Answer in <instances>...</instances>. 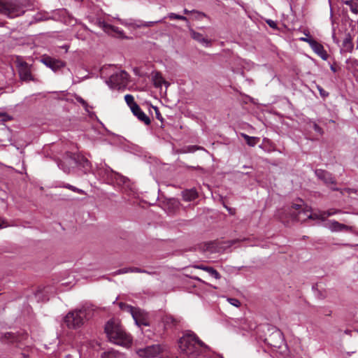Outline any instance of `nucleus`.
<instances>
[{
    "label": "nucleus",
    "mask_w": 358,
    "mask_h": 358,
    "mask_svg": "<svg viewBox=\"0 0 358 358\" xmlns=\"http://www.w3.org/2000/svg\"><path fill=\"white\" fill-rule=\"evenodd\" d=\"M179 348L181 353L189 358H196L201 353L205 344L193 332L185 334L179 340Z\"/></svg>",
    "instance_id": "1"
},
{
    "label": "nucleus",
    "mask_w": 358,
    "mask_h": 358,
    "mask_svg": "<svg viewBox=\"0 0 358 358\" xmlns=\"http://www.w3.org/2000/svg\"><path fill=\"white\" fill-rule=\"evenodd\" d=\"M93 315V310L82 306L70 311L64 318V322L69 329H76L82 327Z\"/></svg>",
    "instance_id": "2"
},
{
    "label": "nucleus",
    "mask_w": 358,
    "mask_h": 358,
    "mask_svg": "<svg viewBox=\"0 0 358 358\" xmlns=\"http://www.w3.org/2000/svg\"><path fill=\"white\" fill-rule=\"evenodd\" d=\"M105 332L110 341L115 344L127 345L131 342L130 336L124 331L120 323L115 320H110L106 323Z\"/></svg>",
    "instance_id": "3"
},
{
    "label": "nucleus",
    "mask_w": 358,
    "mask_h": 358,
    "mask_svg": "<svg viewBox=\"0 0 358 358\" xmlns=\"http://www.w3.org/2000/svg\"><path fill=\"white\" fill-rule=\"evenodd\" d=\"M105 332L110 341L115 344L127 345L131 342L130 336L124 331L120 323L115 320H110L106 323Z\"/></svg>",
    "instance_id": "4"
},
{
    "label": "nucleus",
    "mask_w": 358,
    "mask_h": 358,
    "mask_svg": "<svg viewBox=\"0 0 358 358\" xmlns=\"http://www.w3.org/2000/svg\"><path fill=\"white\" fill-rule=\"evenodd\" d=\"M269 334L264 338V342L273 348H280L284 342L282 332L275 327H268Z\"/></svg>",
    "instance_id": "5"
},
{
    "label": "nucleus",
    "mask_w": 358,
    "mask_h": 358,
    "mask_svg": "<svg viewBox=\"0 0 358 358\" xmlns=\"http://www.w3.org/2000/svg\"><path fill=\"white\" fill-rule=\"evenodd\" d=\"M20 13L15 0H0V13L12 18L20 15Z\"/></svg>",
    "instance_id": "6"
},
{
    "label": "nucleus",
    "mask_w": 358,
    "mask_h": 358,
    "mask_svg": "<svg viewBox=\"0 0 358 358\" xmlns=\"http://www.w3.org/2000/svg\"><path fill=\"white\" fill-rule=\"evenodd\" d=\"M128 78L129 74L125 71H121L111 75L106 83L112 89L120 88L127 83Z\"/></svg>",
    "instance_id": "7"
},
{
    "label": "nucleus",
    "mask_w": 358,
    "mask_h": 358,
    "mask_svg": "<svg viewBox=\"0 0 358 358\" xmlns=\"http://www.w3.org/2000/svg\"><path fill=\"white\" fill-rule=\"evenodd\" d=\"M27 299L30 303L44 302L48 301L46 292L43 289H30L25 292Z\"/></svg>",
    "instance_id": "8"
},
{
    "label": "nucleus",
    "mask_w": 358,
    "mask_h": 358,
    "mask_svg": "<svg viewBox=\"0 0 358 358\" xmlns=\"http://www.w3.org/2000/svg\"><path fill=\"white\" fill-rule=\"evenodd\" d=\"M70 160L80 167L85 174L90 173L92 170L91 162L83 155H72L70 157Z\"/></svg>",
    "instance_id": "9"
},
{
    "label": "nucleus",
    "mask_w": 358,
    "mask_h": 358,
    "mask_svg": "<svg viewBox=\"0 0 358 358\" xmlns=\"http://www.w3.org/2000/svg\"><path fill=\"white\" fill-rule=\"evenodd\" d=\"M41 62L47 67L57 72L59 69L64 68L66 63L60 59L52 58L48 55H43L41 59Z\"/></svg>",
    "instance_id": "10"
},
{
    "label": "nucleus",
    "mask_w": 358,
    "mask_h": 358,
    "mask_svg": "<svg viewBox=\"0 0 358 358\" xmlns=\"http://www.w3.org/2000/svg\"><path fill=\"white\" fill-rule=\"evenodd\" d=\"M25 315L27 317V324L29 326L31 333H32L33 331L36 330L38 323L35 318V315L33 313L32 309L29 305H28L27 306H24V317L25 316Z\"/></svg>",
    "instance_id": "11"
},
{
    "label": "nucleus",
    "mask_w": 358,
    "mask_h": 358,
    "mask_svg": "<svg viewBox=\"0 0 358 358\" xmlns=\"http://www.w3.org/2000/svg\"><path fill=\"white\" fill-rule=\"evenodd\" d=\"M161 352V348L159 345H152L143 349H139L138 355L143 358L154 357L158 355Z\"/></svg>",
    "instance_id": "12"
},
{
    "label": "nucleus",
    "mask_w": 358,
    "mask_h": 358,
    "mask_svg": "<svg viewBox=\"0 0 358 358\" xmlns=\"http://www.w3.org/2000/svg\"><path fill=\"white\" fill-rule=\"evenodd\" d=\"M315 174L318 179L321 180L327 185L336 183L335 178L332 176V174L325 170L316 169L315 171Z\"/></svg>",
    "instance_id": "13"
},
{
    "label": "nucleus",
    "mask_w": 358,
    "mask_h": 358,
    "mask_svg": "<svg viewBox=\"0 0 358 358\" xmlns=\"http://www.w3.org/2000/svg\"><path fill=\"white\" fill-rule=\"evenodd\" d=\"M164 324V330L171 329L176 327L180 322V320L171 315H165L162 318Z\"/></svg>",
    "instance_id": "14"
},
{
    "label": "nucleus",
    "mask_w": 358,
    "mask_h": 358,
    "mask_svg": "<svg viewBox=\"0 0 358 358\" xmlns=\"http://www.w3.org/2000/svg\"><path fill=\"white\" fill-rule=\"evenodd\" d=\"M328 224H329L328 228L331 231H352V227L345 225V224L340 223L336 220H330Z\"/></svg>",
    "instance_id": "15"
},
{
    "label": "nucleus",
    "mask_w": 358,
    "mask_h": 358,
    "mask_svg": "<svg viewBox=\"0 0 358 358\" xmlns=\"http://www.w3.org/2000/svg\"><path fill=\"white\" fill-rule=\"evenodd\" d=\"M310 48L313 50L322 59L326 60L328 57V55L324 50L323 45L320 44L319 42L313 39V41H310Z\"/></svg>",
    "instance_id": "16"
},
{
    "label": "nucleus",
    "mask_w": 358,
    "mask_h": 358,
    "mask_svg": "<svg viewBox=\"0 0 358 358\" xmlns=\"http://www.w3.org/2000/svg\"><path fill=\"white\" fill-rule=\"evenodd\" d=\"M131 110L140 121L144 122L146 125H149L150 124V117L145 115L138 105H135Z\"/></svg>",
    "instance_id": "17"
},
{
    "label": "nucleus",
    "mask_w": 358,
    "mask_h": 358,
    "mask_svg": "<svg viewBox=\"0 0 358 358\" xmlns=\"http://www.w3.org/2000/svg\"><path fill=\"white\" fill-rule=\"evenodd\" d=\"M189 32H190L191 37L194 40H195L197 42L203 44L206 47H208V46L211 45V41L208 39V38H205L203 36V34H201V33H199V32L194 31L192 29H189Z\"/></svg>",
    "instance_id": "18"
},
{
    "label": "nucleus",
    "mask_w": 358,
    "mask_h": 358,
    "mask_svg": "<svg viewBox=\"0 0 358 358\" xmlns=\"http://www.w3.org/2000/svg\"><path fill=\"white\" fill-rule=\"evenodd\" d=\"M96 24L106 33L110 34L111 32H114L118 34H122L123 33V31L120 30L118 27L107 24L103 21L98 20Z\"/></svg>",
    "instance_id": "19"
},
{
    "label": "nucleus",
    "mask_w": 358,
    "mask_h": 358,
    "mask_svg": "<svg viewBox=\"0 0 358 358\" xmlns=\"http://www.w3.org/2000/svg\"><path fill=\"white\" fill-rule=\"evenodd\" d=\"M303 201L301 200V199H299V203H293L292 205V206H291V208L292 209L299 210V213H298L297 215H294V213H292V215L295 216V218L297 220H299V221L303 220L301 218V214H304L305 215V214H306L307 213L309 212V210L303 208Z\"/></svg>",
    "instance_id": "20"
},
{
    "label": "nucleus",
    "mask_w": 358,
    "mask_h": 358,
    "mask_svg": "<svg viewBox=\"0 0 358 358\" xmlns=\"http://www.w3.org/2000/svg\"><path fill=\"white\" fill-rule=\"evenodd\" d=\"M194 268L205 271L209 273L210 275L218 280L221 278V275L213 267L207 266L203 264H198L193 266Z\"/></svg>",
    "instance_id": "21"
},
{
    "label": "nucleus",
    "mask_w": 358,
    "mask_h": 358,
    "mask_svg": "<svg viewBox=\"0 0 358 358\" xmlns=\"http://www.w3.org/2000/svg\"><path fill=\"white\" fill-rule=\"evenodd\" d=\"M153 84L155 87H162V84L169 85V84L164 79L162 73L159 72H155L152 76Z\"/></svg>",
    "instance_id": "22"
},
{
    "label": "nucleus",
    "mask_w": 358,
    "mask_h": 358,
    "mask_svg": "<svg viewBox=\"0 0 358 358\" xmlns=\"http://www.w3.org/2000/svg\"><path fill=\"white\" fill-rule=\"evenodd\" d=\"M241 136L243 138L246 143L250 147L255 146L259 141V137L250 136L244 133H241Z\"/></svg>",
    "instance_id": "23"
},
{
    "label": "nucleus",
    "mask_w": 358,
    "mask_h": 358,
    "mask_svg": "<svg viewBox=\"0 0 358 358\" xmlns=\"http://www.w3.org/2000/svg\"><path fill=\"white\" fill-rule=\"evenodd\" d=\"M343 47L345 51L352 52L354 48V45L352 41V38L348 34L343 41Z\"/></svg>",
    "instance_id": "24"
},
{
    "label": "nucleus",
    "mask_w": 358,
    "mask_h": 358,
    "mask_svg": "<svg viewBox=\"0 0 358 358\" xmlns=\"http://www.w3.org/2000/svg\"><path fill=\"white\" fill-rule=\"evenodd\" d=\"M132 317L134 319L137 325L141 326H149V323L144 318H141L139 315H138L137 310H136L134 313H132Z\"/></svg>",
    "instance_id": "25"
},
{
    "label": "nucleus",
    "mask_w": 358,
    "mask_h": 358,
    "mask_svg": "<svg viewBox=\"0 0 358 358\" xmlns=\"http://www.w3.org/2000/svg\"><path fill=\"white\" fill-rule=\"evenodd\" d=\"M197 197V193L195 190H186L183 192V198L185 201H192Z\"/></svg>",
    "instance_id": "26"
},
{
    "label": "nucleus",
    "mask_w": 358,
    "mask_h": 358,
    "mask_svg": "<svg viewBox=\"0 0 358 358\" xmlns=\"http://www.w3.org/2000/svg\"><path fill=\"white\" fill-rule=\"evenodd\" d=\"M344 3L349 6L354 13H358V0H346Z\"/></svg>",
    "instance_id": "27"
},
{
    "label": "nucleus",
    "mask_w": 358,
    "mask_h": 358,
    "mask_svg": "<svg viewBox=\"0 0 358 358\" xmlns=\"http://www.w3.org/2000/svg\"><path fill=\"white\" fill-rule=\"evenodd\" d=\"M239 327L241 329L245 331L252 330L255 327V326L253 324H248L247 320L245 319H241L240 320Z\"/></svg>",
    "instance_id": "28"
},
{
    "label": "nucleus",
    "mask_w": 358,
    "mask_h": 358,
    "mask_svg": "<svg viewBox=\"0 0 358 358\" xmlns=\"http://www.w3.org/2000/svg\"><path fill=\"white\" fill-rule=\"evenodd\" d=\"M341 212V210H335V209H329L328 210L323 211L320 213L321 220H324L326 219V217L331 216V215L337 214V213H339Z\"/></svg>",
    "instance_id": "29"
},
{
    "label": "nucleus",
    "mask_w": 358,
    "mask_h": 358,
    "mask_svg": "<svg viewBox=\"0 0 358 358\" xmlns=\"http://www.w3.org/2000/svg\"><path fill=\"white\" fill-rule=\"evenodd\" d=\"M124 100L127 104L129 106L131 110H132L135 105H138L134 101V98L131 94H126L124 96Z\"/></svg>",
    "instance_id": "30"
},
{
    "label": "nucleus",
    "mask_w": 358,
    "mask_h": 358,
    "mask_svg": "<svg viewBox=\"0 0 358 358\" xmlns=\"http://www.w3.org/2000/svg\"><path fill=\"white\" fill-rule=\"evenodd\" d=\"M71 161L70 158L65 162H59L58 163V166L62 169L65 173H69L71 172V168L66 165L67 163L70 164Z\"/></svg>",
    "instance_id": "31"
},
{
    "label": "nucleus",
    "mask_w": 358,
    "mask_h": 358,
    "mask_svg": "<svg viewBox=\"0 0 358 358\" xmlns=\"http://www.w3.org/2000/svg\"><path fill=\"white\" fill-rule=\"evenodd\" d=\"M167 17L169 18L170 20H183V21H186V22L188 21V19L185 16L178 15L174 13H169L167 15Z\"/></svg>",
    "instance_id": "32"
},
{
    "label": "nucleus",
    "mask_w": 358,
    "mask_h": 358,
    "mask_svg": "<svg viewBox=\"0 0 358 358\" xmlns=\"http://www.w3.org/2000/svg\"><path fill=\"white\" fill-rule=\"evenodd\" d=\"M74 98L76 100V101L80 103L84 107V108L85 109L86 111H89L88 110L89 105L86 101H85L80 96L77 95V94H75Z\"/></svg>",
    "instance_id": "33"
},
{
    "label": "nucleus",
    "mask_w": 358,
    "mask_h": 358,
    "mask_svg": "<svg viewBox=\"0 0 358 358\" xmlns=\"http://www.w3.org/2000/svg\"><path fill=\"white\" fill-rule=\"evenodd\" d=\"M63 187L64 188L70 189V190H71V191H73L74 192H77V193H79V194H85V192L83 189H79V188H78V187H76L75 186H73V185H70V184H65V185H63Z\"/></svg>",
    "instance_id": "34"
},
{
    "label": "nucleus",
    "mask_w": 358,
    "mask_h": 358,
    "mask_svg": "<svg viewBox=\"0 0 358 358\" xmlns=\"http://www.w3.org/2000/svg\"><path fill=\"white\" fill-rule=\"evenodd\" d=\"M119 306L122 310H127V311L131 313V315L136 310L133 306L126 304V303H124L122 302L120 303Z\"/></svg>",
    "instance_id": "35"
},
{
    "label": "nucleus",
    "mask_w": 358,
    "mask_h": 358,
    "mask_svg": "<svg viewBox=\"0 0 358 358\" xmlns=\"http://www.w3.org/2000/svg\"><path fill=\"white\" fill-rule=\"evenodd\" d=\"M104 173L108 177H112L113 174L119 176V174L115 172L110 167L107 166L103 170H100V174Z\"/></svg>",
    "instance_id": "36"
},
{
    "label": "nucleus",
    "mask_w": 358,
    "mask_h": 358,
    "mask_svg": "<svg viewBox=\"0 0 358 358\" xmlns=\"http://www.w3.org/2000/svg\"><path fill=\"white\" fill-rule=\"evenodd\" d=\"M27 64L24 62V82L33 80L34 78L30 72L27 71L26 69Z\"/></svg>",
    "instance_id": "37"
},
{
    "label": "nucleus",
    "mask_w": 358,
    "mask_h": 358,
    "mask_svg": "<svg viewBox=\"0 0 358 358\" xmlns=\"http://www.w3.org/2000/svg\"><path fill=\"white\" fill-rule=\"evenodd\" d=\"M35 22L45 21L50 19V17H46L44 14L37 13L34 17Z\"/></svg>",
    "instance_id": "38"
},
{
    "label": "nucleus",
    "mask_w": 358,
    "mask_h": 358,
    "mask_svg": "<svg viewBox=\"0 0 358 358\" xmlns=\"http://www.w3.org/2000/svg\"><path fill=\"white\" fill-rule=\"evenodd\" d=\"M227 301L230 304L237 308L239 307L241 304L240 301L236 298H228Z\"/></svg>",
    "instance_id": "39"
},
{
    "label": "nucleus",
    "mask_w": 358,
    "mask_h": 358,
    "mask_svg": "<svg viewBox=\"0 0 358 358\" xmlns=\"http://www.w3.org/2000/svg\"><path fill=\"white\" fill-rule=\"evenodd\" d=\"M14 335L12 333L7 332L1 336V339L10 340L11 342L14 341Z\"/></svg>",
    "instance_id": "40"
},
{
    "label": "nucleus",
    "mask_w": 358,
    "mask_h": 358,
    "mask_svg": "<svg viewBox=\"0 0 358 358\" xmlns=\"http://www.w3.org/2000/svg\"><path fill=\"white\" fill-rule=\"evenodd\" d=\"M317 89L318 90L319 92H320V95L322 97V98H326L329 96V92H327V91H325L321 86L320 85H317Z\"/></svg>",
    "instance_id": "41"
},
{
    "label": "nucleus",
    "mask_w": 358,
    "mask_h": 358,
    "mask_svg": "<svg viewBox=\"0 0 358 358\" xmlns=\"http://www.w3.org/2000/svg\"><path fill=\"white\" fill-rule=\"evenodd\" d=\"M305 215L306 216V218H308V219H312V220L321 219L320 214L317 215L316 213H310V211L308 213H307L306 214H305Z\"/></svg>",
    "instance_id": "42"
},
{
    "label": "nucleus",
    "mask_w": 358,
    "mask_h": 358,
    "mask_svg": "<svg viewBox=\"0 0 358 358\" xmlns=\"http://www.w3.org/2000/svg\"><path fill=\"white\" fill-rule=\"evenodd\" d=\"M129 272H130V267L118 269L116 271H115L113 274H114V275H116L127 273Z\"/></svg>",
    "instance_id": "43"
},
{
    "label": "nucleus",
    "mask_w": 358,
    "mask_h": 358,
    "mask_svg": "<svg viewBox=\"0 0 358 358\" xmlns=\"http://www.w3.org/2000/svg\"><path fill=\"white\" fill-rule=\"evenodd\" d=\"M313 128L314 131L318 133L319 134L322 135L323 134V129L317 123L313 122Z\"/></svg>",
    "instance_id": "44"
},
{
    "label": "nucleus",
    "mask_w": 358,
    "mask_h": 358,
    "mask_svg": "<svg viewBox=\"0 0 358 358\" xmlns=\"http://www.w3.org/2000/svg\"><path fill=\"white\" fill-rule=\"evenodd\" d=\"M155 109V116H156V118L158 119L159 120H160L162 122L164 121V119L158 109L157 107H155L154 108Z\"/></svg>",
    "instance_id": "45"
},
{
    "label": "nucleus",
    "mask_w": 358,
    "mask_h": 358,
    "mask_svg": "<svg viewBox=\"0 0 358 358\" xmlns=\"http://www.w3.org/2000/svg\"><path fill=\"white\" fill-rule=\"evenodd\" d=\"M130 272L132 273H143L145 272V270L138 268V267H130Z\"/></svg>",
    "instance_id": "46"
},
{
    "label": "nucleus",
    "mask_w": 358,
    "mask_h": 358,
    "mask_svg": "<svg viewBox=\"0 0 358 358\" xmlns=\"http://www.w3.org/2000/svg\"><path fill=\"white\" fill-rule=\"evenodd\" d=\"M305 34L308 37H301L299 39H300V41H305V42L308 43L310 45L311 43L310 41H313V39L308 36V34Z\"/></svg>",
    "instance_id": "47"
},
{
    "label": "nucleus",
    "mask_w": 358,
    "mask_h": 358,
    "mask_svg": "<svg viewBox=\"0 0 358 358\" xmlns=\"http://www.w3.org/2000/svg\"><path fill=\"white\" fill-rule=\"evenodd\" d=\"M266 23L268 24V26L273 29H277V24L275 22H274L272 20H266Z\"/></svg>",
    "instance_id": "48"
},
{
    "label": "nucleus",
    "mask_w": 358,
    "mask_h": 358,
    "mask_svg": "<svg viewBox=\"0 0 358 358\" xmlns=\"http://www.w3.org/2000/svg\"><path fill=\"white\" fill-rule=\"evenodd\" d=\"M0 117L3 122H6L10 119L8 115L3 113H0Z\"/></svg>",
    "instance_id": "49"
},
{
    "label": "nucleus",
    "mask_w": 358,
    "mask_h": 358,
    "mask_svg": "<svg viewBox=\"0 0 358 358\" xmlns=\"http://www.w3.org/2000/svg\"><path fill=\"white\" fill-rule=\"evenodd\" d=\"M157 22H145L143 24H139L138 25V27H151L152 24H154L155 23H157Z\"/></svg>",
    "instance_id": "50"
},
{
    "label": "nucleus",
    "mask_w": 358,
    "mask_h": 358,
    "mask_svg": "<svg viewBox=\"0 0 358 358\" xmlns=\"http://www.w3.org/2000/svg\"><path fill=\"white\" fill-rule=\"evenodd\" d=\"M18 73L20 78L22 79V63L19 62L18 63Z\"/></svg>",
    "instance_id": "51"
},
{
    "label": "nucleus",
    "mask_w": 358,
    "mask_h": 358,
    "mask_svg": "<svg viewBox=\"0 0 358 358\" xmlns=\"http://www.w3.org/2000/svg\"><path fill=\"white\" fill-rule=\"evenodd\" d=\"M7 225L5 223V221L3 220L1 217H0V229L6 227Z\"/></svg>",
    "instance_id": "52"
},
{
    "label": "nucleus",
    "mask_w": 358,
    "mask_h": 358,
    "mask_svg": "<svg viewBox=\"0 0 358 358\" xmlns=\"http://www.w3.org/2000/svg\"><path fill=\"white\" fill-rule=\"evenodd\" d=\"M194 12H196L194 10H187V8H185V9L183 10V13H184L185 14H189V13H194Z\"/></svg>",
    "instance_id": "53"
},
{
    "label": "nucleus",
    "mask_w": 358,
    "mask_h": 358,
    "mask_svg": "<svg viewBox=\"0 0 358 358\" xmlns=\"http://www.w3.org/2000/svg\"><path fill=\"white\" fill-rule=\"evenodd\" d=\"M142 273H148L149 275H154L155 272H151L145 270V272H143Z\"/></svg>",
    "instance_id": "54"
},
{
    "label": "nucleus",
    "mask_w": 358,
    "mask_h": 358,
    "mask_svg": "<svg viewBox=\"0 0 358 358\" xmlns=\"http://www.w3.org/2000/svg\"><path fill=\"white\" fill-rule=\"evenodd\" d=\"M331 190H333V191H338V188L335 187H331Z\"/></svg>",
    "instance_id": "55"
},
{
    "label": "nucleus",
    "mask_w": 358,
    "mask_h": 358,
    "mask_svg": "<svg viewBox=\"0 0 358 358\" xmlns=\"http://www.w3.org/2000/svg\"><path fill=\"white\" fill-rule=\"evenodd\" d=\"M194 278L195 280H196L201 281V279H200L199 278H198V277H195V278Z\"/></svg>",
    "instance_id": "56"
},
{
    "label": "nucleus",
    "mask_w": 358,
    "mask_h": 358,
    "mask_svg": "<svg viewBox=\"0 0 358 358\" xmlns=\"http://www.w3.org/2000/svg\"><path fill=\"white\" fill-rule=\"evenodd\" d=\"M331 69L333 71H336L335 68H334V67H333V66H331Z\"/></svg>",
    "instance_id": "57"
},
{
    "label": "nucleus",
    "mask_w": 358,
    "mask_h": 358,
    "mask_svg": "<svg viewBox=\"0 0 358 358\" xmlns=\"http://www.w3.org/2000/svg\"><path fill=\"white\" fill-rule=\"evenodd\" d=\"M28 22L29 25H30V24H32V21H29V22Z\"/></svg>",
    "instance_id": "58"
},
{
    "label": "nucleus",
    "mask_w": 358,
    "mask_h": 358,
    "mask_svg": "<svg viewBox=\"0 0 358 358\" xmlns=\"http://www.w3.org/2000/svg\"><path fill=\"white\" fill-rule=\"evenodd\" d=\"M25 335H27V333H24V332L23 336L24 337V336H25Z\"/></svg>",
    "instance_id": "59"
},
{
    "label": "nucleus",
    "mask_w": 358,
    "mask_h": 358,
    "mask_svg": "<svg viewBox=\"0 0 358 358\" xmlns=\"http://www.w3.org/2000/svg\"><path fill=\"white\" fill-rule=\"evenodd\" d=\"M25 335H27V333H24V332L23 336L24 337V336H25Z\"/></svg>",
    "instance_id": "60"
},
{
    "label": "nucleus",
    "mask_w": 358,
    "mask_h": 358,
    "mask_svg": "<svg viewBox=\"0 0 358 358\" xmlns=\"http://www.w3.org/2000/svg\"><path fill=\"white\" fill-rule=\"evenodd\" d=\"M25 1V0H24V2Z\"/></svg>",
    "instance_id": "61"
},
{
    "label": "nucleus",
    "mask_w": 358,
    "mask_h": 358,
    "mask_svg": "<svg viewBox=\"0 0 358 358\" xmlns=\"http://www.w3.org/2000/svg\"><path fill=\"white\" fill-rule=\"evenodd\" d=\"M357 66H358V63H357Z\"/></svg>",
    "instance_id": "62"
}]
</instances>
